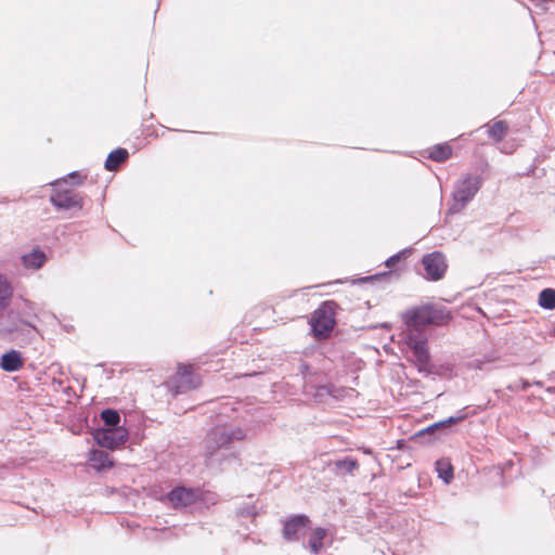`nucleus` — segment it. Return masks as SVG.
I'll use <instances>...</instances> for the list:
<instances>
[{
  "instance_id": "nucleus-1",
  "label": "nucleus",
  "mask_w": 555,
  "mask_h": 555,
  "mask_svg": "<svg viewBox=\"0 0 555 555\" xmlns=\"http://www.w3.org/2000/svg\"><path fill=\"white\" fill-rule=\"evenodd\" d=\"M402 320L405 330L422 333L424 326L447 324L451 320V313L444 306L426 304L405 310L402 313Z\"/></svg>"
},
{
  "instance_id": "nucleus-2",
  "label": "nucleus",
  "mask_w": 555,
  "mask_h": 555,
  "mask_svg": "<svg viewBox=\"0 0 555 555\" xmlns=\"http://www.w3.org/2000/svg\"><path fill=\"white\" fill-rule=\"evenodd\" d=\"M245 437L241 428L229 429L223 426L212 428L204 440L205 456L211 457L221 449H228L234 441Z\"/></svg>"
},
{
  "instance_id": "nucleus-3",
  "label": "nucleus",
  "mask_w": 555,
  "mask_h": 555,
  "mask_svg": "<svg viewBox=\"0 0 555 555\" xmlns=\"http://www.w3.org/2000/svg\"><path fill=\"white\" fill-rule=\"evenodd\" d=\"M482 179L479 176L467 175L462 178L452 194L449 214H459L474 198L479 191Z\"/></svg>"
},
{
  "instance_id": "nucleus-4",
  "label": "nucleus",
  "mask_w": 555,
  "mask_h": 555,
  "mask_svg": "<svg viewBox=\"0 0 555 555\" xmlns=\"http://www.w3.org/2000/svg\"><path fill=\"white\" fill-rule=\"evenodd\" d=\"M335 307L334 301H325L311 314L310 325L317 339H327L331 336L336 325Z\"/></svg>"
},
{
  "instance_id": "nucleus-5",
  "label": "nucleus",
  "mask_w": 555,
  "mask_h": 555,
  "mask_svg": "<svg viewBox=\"0 0 555 555\" xmlns=\"http://www.w3.org/2000/svg\"><path fill=\"white\" fill-rule=\"evenodd\" d=\"M166 385L173 395H179L197 388L201 378L195 374L192 364L179 363L175 375L168 378Z\"/></svg>"
},
{
  "instance_id": "nucleus-6",
  "label": "nucleus",
  "mask_w": 555,
  "mask_h": 555,
  "mask_svg": "<svg viewBox=\"0 0 555 555\" xmlns=\"http://www.w3.org/2000/svg\"><path fill=\"white\" fill-rule=\"evenodd\" d=\"M50 201L59 209L81 208L83 204V198L66 182L55 184Z\"/></svg>"
},
{
  "instance_id": "nucleus-7",
  "label": "nucleus",
  "mask_w": 555,
  "mask_h": 555,
  "mask_svg": "<svg viewBox=\"0 0 555 555\" xmlns=\"http://www.w3.org/2000/svg\"><path fill=\"white\" fill-rule=\"evenodd\" d=\"M404 340L408 347L412 350L416 363L423 367L429 362V352L427 349V339L423 333H415L404 330Z\"/></svg>"
},
{
  "instance_id": "nucleus-8",
  "label": "nucleus",
  "mask_w": 555,
  "mask_h": 555,
  "mask_svg": "<svg viewBox=\"0 0 555 555\" xmlns=\"http://www.w3.org/2000/svg\"><path fill=\"white\" fill-rule=\"evenodd\" d=\"M422 263L427 279L431 281L441 280L448 269L446 256L441 251L425 255L422 259Z\"/></svg>"
},
{
  "instance_id": "nucleus-9",
  "label": "nucleus",
  "mask_w": 555,
  "mask_h": 555,
  "mask_svg": "<svg viewBox=\"0 0 555 555\" xmlns=\"http://www.w3.org/2000/svg\"><path fill=\"white\" fill-rule=\"evenodd\" d=\"M94 439L101 447L113 450L127 441L128 433L124 427L99 429Z\"/></svg>"
},
{
  "instance_id": "nucleus-10",
  "label": "nucleus",
  "mask_w": 555,
  "mask_h": 555,
  "mask_svg": "<svg viewBox=\"0 0 555 555\" xmlns=\"http://www.w3.org/2000/svg\"><path fill=\"white\" fill-rule=\"evenodd\" d=\"M310 525V519L308 516L305 515H296L284 522L283 527V537L287 541H296L299 539V532L308 528Z\"/></svg>"
},
{
  "instance_id": "nucleus-11",
  "label": "nucleus",
  "mask_w": 555,
  "mask_h": 555,
  "mask_svg": "<svg viewBox=\"0 0 555 555\" xmlns=\"http://www.w3.org/2000/svg\"><path fill=\"white\" fill-rule=\"evenodd\" d=\"M195 499L194 491L184 487H178L168 493V500L175 508L190 506Z\"/></svg>"
},
{
  "instance_id": "nucleus-12",
  "label": "nucleus",
  "mask_w": 555,
  "mask_h": 555,
  "mask_svg": "<svg viewBox=\"0 0 555 555\" xmlns=\"http://www.w3.org/2000/svg\"><path fill=\"white\" fill-rule=\"evenodd\" d=\"M427 158L443 163L450 159L453 155V149L448 142L435 144L426 150Z\"/></svg>"
},
{
  "instance_id": "nucleus-13",
  "label": "nucleus",
  "mask_w": 555,
  "mask_h": 555,
  "mask_svg": "<svg viewBox=\"0 0 555 555\" xmlns=\"http://www.w3.org/2000/svg\"><path fill=\"white\" fill-rule=\"evenodd\" d=\"M24 365L22 354L17 350H11L4 353L0 360V366L5 372H16Z\"/></svg>"
},
{
  "instance_id": "nucleus-14",
  "label": "nucleus",
  "mask_w": 555,
  "mask_h": 555,
  "mask_svg": "<svg viewBox=\"0 0 555 555\" xmlns=\"http://www.w3.org/2000/svg\"><path fill=\"white\" fill-rule=\"evenodd\" d=\"M486 128L489 138L495 143L501 142L509 130V126L505 120H494L486 125Z\"/></svg>"
},
{
  "instance_id": "nucleus-15",
  "label": "nucleus",
  "mask_w": 555,
  "mask_h": 555,
  "mask_svg": "<svg viewBox=\"0 0 555 555\" xmlns=\"http://www.w3.org/2000/svg\"><path fill=\"white\" fill-rule=\"evenodd\" d=\"M129 158V153L126 149L118 147L112 151L106 160H105V169L108 171H115L119 168V166L125 163Z\"/></svg>"
},
{
  "instance_id": "nucleus-16",
  "label": "nucleus",
  "mask_w": 555,
  "mask_h": 555,
  "mask_svg": "<svg viewBox=\"0 0 555 555\" xmlns=\"http://www.w3.org/2000/svg\"><path fill=\"white\" fill-rule=\"evenodd\" d=\"M91 466L96 470L108 469L114 466L108 453L102 450H94L90 456Z\"/></svg>"
},
{
  "instance_id": "nucleus-17",
  "label": "nucleus",
  "mask_w": 555,
  "mask_h": 555,
  "mask_svg": "<svg viewBox=\"0 0 555 555\" xmlns=\"http://www.w3.org/2000/svg\"><path fill=\"white\" fill-rule=\"evenodd\" d=\"M47 256L46 254L36 248L31 253L26 254L22 257V261L25 268L27 269H39L46 262Z\"/></svg>"
},
{
  "instance_id": "nucleus-18",
  "label": "nucleus",
  "mask_w": 555,
  "mask_h": 555,
  "mask_svg": "<svg viewBox=\"0 0 555 555\" xmlns=\"http://www.w3.org/2000/svg\"><path fill=\"white\" fill-rule=\"evenodd\" d=\"M436 470L438 476L446 482L450 483L453 479V467L449 460L440 459L436 462Z\"/></svg>"
},
{
  "instance_id": "nucleus-19",
  "label": "nucleus",
  "mask_w": 555,
  "mask_h": 555,
  "mask_svg": "<svg viewBox=\"0 0 555 555\" xmlns=\"http://www.w3.org/2000/svg\"><path fill=\"white\" fill-rule=\"evenodd\" d=\"M326 531L323 528H315L309 539V547L313 554L321 552Z\"/></svg>"
},
{
  "instance_id": "nucleus-20",
  "label": "nucleus",
  "mask_w": 555,
  "mask_h": 555,
  "mask_svg": "<svg viewBox=\"0 0 555 555\" xmlns=\"http://www.w3.org/2000/svg\"><path fill=\"white\" fill-rule=\"evenodd\" d=\"M538 302L544 309H555V289L544 288L543 291H541V293L539 294Z\"/></svg>"
},
{
  "instance_id": "nucleus-21",
  "label": "nucleus",
  "mask_w": 555,
  "mask_h": 555,
  "mask_svg": "<svg viewBox=\"0 0 555 555\" xmlns=\"http://www.w3.org/2000/svg\"><path fill=\"white\" fill-rule=\"evenodd\" d=\"M12 294V286L3 275H0V308H3L9 304Z\"/></svg>"
},
{
  "instance_id": "nucleus-22",
  "label": "nucleus",
  "mask_w": 555,
  "mask_h": 555,
  "mask_svg": "<svg viewBox=\"0 0 555 555\" xmlns=\"http://www.w3.org/2000/svg\"><path fill=\"white\" fill-rule=\"evenodd\" d=\"M101 418L103 420L106 426L112 428H117V425L120 422V416L116 410L106 409L102 411Z\"/></svg>"
},
{
  "instance_id": "nucleus-23",
  "label": "nucleus",
  "mask_w": 555,
  "mask_h": 555,
  "mask_svg": "<svg viewBox=\"0 0 555 555\" xmlns=\"http://www.w3.org/2000/svg\"><path fill=\"white\" fill-rule=\"evenodd\" d=\"M465 416H459V417H449L448 420L446 421H441V422H438V423H435L430 426H428L426 429L422 430L421 434H424V433H434L436 429H439V428H442V427H447V426H451L462 420H464Z\"/></svg>"
},
{
  "instance_id": "nucleus-24",
  "label": "nucleus",
  "mask_w": 555,
  "mask_h": 555,
  "mask_svg": "<svg viewBox=\"0 0 555 555\" xmlns=\"http://www.w3.org/2000/svg\"><path fill=\"white\" fill-rule=\"evenodd\" d=\"M335 466L339 469H344L348 473H352L356 468H358L359 464L356 460L346 457L344 460L337 461Z\"/></svg>"
},
{
  "instance_id": "nucleus-25",
  "label": "nucleus",
  "mask_w": 555,
  "mask_h": 555,
  "mask_svg": "<svg viewBox=\"0 0 555 555\" xmlns=\"http://www.w3.org/2000/svg\"><path fill=\"white\" fill-rule=\"evenodd\" d=\"M406 255H408V251L403 250V251L398 253L397 255L391 256L386 261V266L388 268H391V267L396 266L399 261H401V259L405 258Z\"/></svg>"
}]
</instances>
